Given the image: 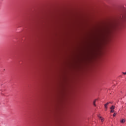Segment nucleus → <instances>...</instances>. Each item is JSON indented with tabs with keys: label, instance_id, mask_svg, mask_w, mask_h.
I'll return each mask as SVG.
<instances>
[{
	"label": "nucleus",
	"instance_id": "1",
	"mask_svg": "<svg viewBox=\"0 0 126 126\" xmlns=\"http://www.w3.org/2000/svg\"><path fill=\"white\" fill-rule=\"evenodd\" d=\"M119 26H120V24H119V23H116L111 26L110 30L111 31H113V30H116L119 28Z\"/></svg>",
	"mask_w": 126,
	"mask_h": 126
},
{
	"label": "nucleus",
	"instance_id": "2",
	"mask_svg": "<svg viewBox=\"0 0 126 126\" xmlns=\"http://www.w3.org/2000/svg\"><path fill=\"white\" fill-rule=\"evenodd\" d=\"M108 105H109V102L106 103L105 104H104V108H105V110H108Z\"/></svg>",
	"mask_w": 126,
	"mask_h": 126
},
{
	"label": "nucleus",
	"instance_id": "3",
	"mask_svg": "<svg viewBox=\"0 0 126 126\" xmlns=\"http://www.w3.org/2000/svg\"><path fill=\"white\" fill-rule=\"evenodd\" d=\"M120 123H121V124H125V123H126V120L125 119H122L120 121Z\"/></svg>",
	"mask_w": 126,
	"mask_h": 126
},
{
	"label": "nucleus",
	"instance_id": "4",
	"mask_svg": "<svg viewBox=\"0 0 126 126\" xmlns=\"http://www.w3.org/2000/svg\"><path fill=\"white\" fill-rule=\"evenodd\" d=\"M98 118H99L100 120H101V122H104V118H102V117L98 116Z\"/></svg>",
	"mask_w": 126,
	"mask_h": 126
},
{
	"label": "nucleus",
	"instance_id": "5",
	"mask_svg": "<svg viewBox=\"0 0 126 126\" xmlns=\"http://www.w3.org/2000/svg\"><path fill=\"white\" fill-rule=\"evenodd\" d=\"M97 101V99H95L94 101V102H93V105L94 106V107H96V101Z\"/></svg>",
	"mask_w": 126,
	"mask_h": 126
},
{
	"label": "nucleus",
	"instance_id": "6",
	"mask_svg": "<svg viewBox=\"0 0 126 126\" xmlns=\"http://www.w3.org/2000/svg\"><path fill=\"white\" fill-rule=\"evenodd\" d=\"M111 110H115V106L112 105V107H110Z\"/></svg>",
	"mask_w": 126,
	"mask_h": 126
},
{
	"label": "nucleus",
	"instance_id": "7",
	"mask_svg": "<svg viewBox=\"0 0 126 126\" xmlns=\"http://www.w3.org/2000/svg\"><path fill=\"white\" fill-rule=\"evenodd\" d=\"M114 112H115V110L111 109L110 113H114Z\"/></svg>",
	"mask_w": 126,
	"mask_h": 126
},
{
	"label": "nucleus",
	"instance_id": "8",
	"mask_svg": "<svg viewBox=\"0 0 126 126\" xmlns=\"http://www.w3.org/2000/svg\"><path fill=\"white\" fill-rule=\"evenodd\" d=\"M115 116H117V113H114L113 114V117H115Z\"/></svg>",
	"mask_w": 126,
	"mask_h": 126
},
{
	"label": "nucleus",
	"instance_id": "9",
	"mask_svg": "<svg viewBox=\"0 0 126 126\" xmlns=\"http://www.w3.org/2000/svg\"><path fill=\"white\" fill-rule=\"evenodd\" d=\"M123 74L126 75V72H123Z\"/></svg>",
	"mask_w": 126,
	"mask_h": 126
},
{
	"label": "nucleus",
	"instance_id": "10",
	"mask_svg": "<svg viewBox=\"0 0 126 126\" xmlns=\"http://www.w3.org/2000/svg\"><path fill=\"white\" fill-rule=\"evenodd\" d=\"M108 103H109V104H112V102H109Z\"/></svg>",
	"mask_w": 126,
	"mask_h": 126
}]
</instances>
